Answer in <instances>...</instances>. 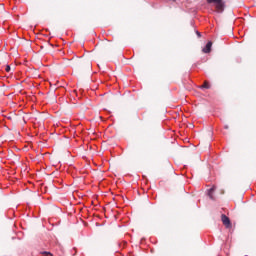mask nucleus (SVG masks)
Here are the masks:
<instances>
[{"mask_svg":"<svg viewBox=\"0 0 256 256\" xmlns=\"http://www.w3.org/2000/svg\"><path fill=\"white\" fill-rule=\"evenodd\" d=\"M5 71H6L7 73H9V71H11V66L7 65L6 68H5Z\"/></svg>","mask_w":256,"mask_h":256,"instance_id":"0eeeda50","label":"nucleus"},{"mask_svg":"<svg viewBox=\"0 0 256 256\" xmlns=\"http://www.w3.org/2000/svg\"><path fill=\"white\" fill-rule=\"evenodd\" d=\"M221 221L227 229L231 228V220L229 219V217H227V215L222 214L221 215Z\"/></svg>","mask_w":256,"mask_h":256,"instance_id":"f03ea898","label":"nucleus"},{"mask_svg":"<svg viewBox=\"0 0 256 256\" xmlns=\"http://www.w3.org/2000/svg\"><path fill=\"white\" fill-rule=\"evenodd\" d=\"M211 47H213V42L209 41L203 48V53H211Z\"/></svg>","mask_w":256,"mask_h":256,"instance_id":"7ed1b4c3","label":"nucleus"},{"mask_svg":"<svg viewBox=\"0 0 256 256\" xmlns=\"http://www.w3.org/2000/svg\"><path fill=\"white\" fill-rule=\"evenodd\" d=\"M40 255H44V256H53V253L47 252V251H43V252H40Z\"/></svg>","mask_w":256,"mask_h":256,"instance_id":"423d86ee","label":"nucleus"},{"mask_svg":"<svg viewBox=\"0 0 256 256\" xmlns=\"http://www.w3.org/2000/svg\"><path fill=\"white\" fill-rule=\"evenodd\" d=\"M215 192V187H212L209 189L208 191V196L210 197V199H213V193Z\"/></svg>","mask_w":256,"mask_h":256,"instance_id":"39448f33","label":"nucleus"},{"mask_svg":"<svg viewBox=\"0 0 256 256\" xmlns=\"http://www.w3.org/2000/svg\"><path fill=\"white\" fill-rule=\"evenodd\" d=\"M196 34L198 37H201V32L197 31Z\"/></svg>","mask_w":256,"mask_h":256,"instance_id":"6e6552de","label":"nucleus"},{"mask_svg":"<svg viewBox=\"0 0 256 256\" xmlns=\"http://www.w3.org/2000/svg\"><path fill=\"white\" fill-rule=\"evenodd\" d=\"M200 89H211V85H209V82L205 81Z\"/></svg>","mask_w":256,"mask_h":256,"instance_id":"20e7f679","label":"nucleus"},{"mask_svg":"<svg viewBox=\"0 0 256 256\" xmlns=\"http://www.w3.org/2000/svg\"><path fill=\"white\" fill-rule=\"evenodd\" d=\"M208 3H213L218 13H223L225 9V2L223 0H207Z\"/></svg>","mask_w":256,"mask_h":256,"instance_id":"f257e3e1","label":"nucleus"},{"mask_svg":"<svg viewBox=\"0 0 256 256\" xmlns=\"http://www.w3.org/2000/svg\"><path fill=\"white\" fill-rule=\"evenodd\" d=\"M225 129H229V126H225Z\"/></svg>","mask_w":256,"mask_h":256,"instance_id":"1a4fd4ad","label":"nucleus"}]
</instances>
